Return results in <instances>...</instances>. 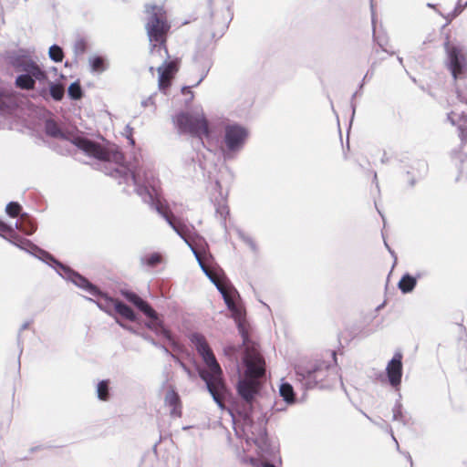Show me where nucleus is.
Instances as JSON below:
<instances>
[{
	"instance_id": "nucleus-23",
	"label": "nucleus",
	"mask_w": 467,
	"mask_h": 467,
	"mask_svg": "<svg viewBox=\"0 0 467 467\" xmlns=\"http://www.w3.org/2000/svg\"><path fill=\"white\" fill-rule=\"evenodd\" d=\"M88 66L91 73L101 74L109 68V63L105 57L92 55L88 57Z\"/></svg>"
},
{
	"instance_id": "nucleus-42",
	"label": "nucleus",
	"mask_w": 467,
	"mask_h": 467,
	"mask_svg": "<svg viewBox=\"0 0 467 467\" xmlns=\"http://www.w3.org/2000/svg\"><path fill=\"white\" fill-rule=\"evenodd\" d=\"M204 275L209 278V280L216 286L219 292L224 289L221 284L217 281V279L213 275L207 266L202 268Z\"/></svg>"
},
{
	"instance_id": "nucleus-27",
	"label": "nucleus",
	"mask_w": 467,
	"mask_h": 467,
	"mask_svg": "<svg viewBox=\"0 0 467 467\" xmlns=\"http://www.w3.org/2000/svg\"><path fill=\"white\" fill-rule=\"evenodd\" d=\"M97 297H99V299L97 301L93 300V299H90L88 298V300H90L91 302H94L96 303V305L98 306V307L103 311H105L106 313L111 315V307L113 306L114 307V304L116 303V299H113L109 296H108L107 295L103 294L101 292V295H99V296H96Z\"/></svg>"
},
{
	"instance_id": "nucleus-50",
	"label": "nucleus",
	"mask_w": 467,
	"mask_h": 467,
	"mask_svg": "<svg viewBox=\"0 0 467 467\" xmlns=\"http://www.w3.org/2000/svg\"><path fill=\"white\" fill-rule=\"evenodd\" d=\"M190 249L192 250V254H194V256H195V258H196V260L198 262V265L201 267V269L202 267H205L206 265L203 263L202 259L201 258V255H200L199 252L195 249V247L194 246H191Z\"/></svg>"
},
{
	"instance_id": "nucleus-17",
	"label": "nucleus",
	"mask_w": 467,
	"mask_h": 467,
	"mask_svg": "<svg viewBox=\"0 0 467 467\" xmlns=\"http://www.w3.org/2000/svg\"><path fill=\"white\" fill-rule=\"evenodd\" d=\"M193 62L196 70L200 74V78L193 85V87H196L206 78L212 67L211 54L205 50H198L193 57Z\"/></svg>"
},
{
	"instance_id": "nucleus-4",
	"label": "nucleus",
	"mask_w": 467,
	"mask_h": 467,
	"mask_svg": "<svg viewBox=\"0 0 467 467\" xmlns=\"http://www.w3.org/2000/svg\"><path fill=\"white\" fill-rule=\"evenodd\" d=\"M5 60L16 73L15 79L16 88L23 90L35 88L36 81L47 80V74L35 62L27 51L24 49L9 50L5 53Z\"/></svg>"
},
{
	"instance_id": "nucleus-22",
	"label": "nucleus",
	"mask_w": 467,
	"mask_h": 467,
	"mask_svg": "<svg viewBox=\"0 0 467 467\" xmlns=\"http://www.w3.org/2000/svg\"><path fill=\"white\" fill-rule=\"evenodd\" d=\"M160 325H155V328H150L151 331H153L157 336L163 337L171 346L172 349L174 351L181 350V346L178 342H176L172 336L171 331L166 328L164 326L163 320L160 317L159 318Z\"/></svg>"
},
{
	"instance_id": "nucleus-62",
	"label": "nucleus",
	"mask_w": 467,
	"mask_h": 467,
	"mask_svg": "<svg viewBox=\"0 0 467 467\" xmlns=\"http://www.w3.org/2000/svg\"><path fill=\"white\" fill-rule=\"evenodd\" d=\"M418 165L425 171L427 170V164L424 161H420Z\"/></svg>"
},
{
	"instance_id": "nucleus-11",
	"label": "nucleus",
	"mask_w": 467,
	"mask_h": 467,
	"mask_svg": "<svg viewBox=\"0 0 467 467\" xmlns=\"http://www.w3.org/2000/svg\"><path fill=\"white\" fill-rule=\"evenodd\" d=\"M209 19L210 23L205 27L204 33L208 34L212 39L221 38L233 19L230 5L223 4L220 9H213Z\"/></svg>"
},
{
	"instance_id": "nucleus-55",
	"label": "nucleus",
	"mask_w": 467,
	"mask_h": 467,
	"mask_svg": "<svg viewBox=\"0 0 467 467\" xmlns=\"http://www.w3.org/2000/svg\"><path fill=\"white\" fill-rule=\"evenodd\" d=\"M457 98L462 103L467 105V96H465L462 92L457 90Z\"/></svg>"
},
{
	"instance_id": "nucleus-43",
	"label": "nucleus",
	"mask_w": 467,
	"mask_h": 467,
	"mask_svg": "<svg viewBox=\"0 0 467 467\" xmlns=\"http://www.w3.org/2000/svg\"><path fill=\"white\" fill-rule=\"evenodd\" d=\"M393 420H401L403 418L402 415V405L398 401L394 405L393 409Z\"/></svg>"
},
{
	"instance_id": "nucleus-56",
	"label": "nucleus",
	"mask_w": 467,
	"mask_h": 467,
	"mask_svg": "<svg viewBox=\"0 0 467 467\" xmlns=\"http://www.w3.org/2000/svg\"><path fill=\"white\" fill-rule=\"evenodd\" d=\"M156 348L161 349L163 351L164 354L170 356L171 358V355H174L173 353H171L167 347H165L164 345L161 344L160 343V346H157Z\"/></svg>"
},
{
	"instance_id": "nucleus-45",
	"label": "nucleus",
	"mask_w": 467,
	"mask_h": 467,
	"mask_svg": "<svg viewBox=\"0 0 467 467\" xmlns=\"http://www.w3.org/2000/svg\"><path fill=\"white\" fill-rule=\"evenodd\" d=\"M459 172L462 178L467 179V156L460 160Z\"/></svg>"
},
{
	"instance_id": "nucleus-60",
	"label": "nucleus",
	"mask_w": 467,
	"mask_h": 467,
	"mask_svg": "<svg viewBox=\"0 0 467 467\" xmlns=\"http://www.w3.org/2000/svg\"><path fill=\"white\" fill-rule=\"evenodd\" d=\"M387 431H389L393 439V441L396 442V445H397V448L399 449V443L395 438V436L393 435V432H392V430L391 428H389V426H387Z\"/></svg>"
},
{
	"instance_id": "nucleus-54",
	"label": "nucleus",
	"mask_w": 467,
	"mask_h": 467,
	"mask_svg": "<svg viewBox=\"0 0 467 467\" xmlns=\"http://www.w3.org/2000/svg\"><path fill=\"white\" fill-rule=\"evenodd\" d=\"M375 32V29H373ZM374 40L378 43V45L382 48L383 51L389 52L386 48H384L385 42L384 40L380 39L379 36H374Z\"/></svg>"
},
{
	"instance_id": "nucleus-51",
	"label": "nucleus",
	"mask_w": 467,
	"mask_h": 467,
	"mask_svg": "<svg viewBox=\"0 0 467 467\" xmlns=\"http://www.w3.org/2000/svg\"><path fill=\"white\" fill-rule=\"evenodd\" d=\"M132 130L133 129L128 124L126 125L125 127V133H126V137L127 139L130 140V144H134L135 141L132 138Z\"/></svg>"
},
{
	"instance_id": "nucleus-1",
	"label": "nucleus",
	"mask_w": 467,
	"mask_h": 467,
	"mask_svg": "<svg viewBox=\"0 0 467 467\" xmlns=\"http://www.w3.org/2000/svg\"><path fill=\"white\" fill-rule=\"evenodd\" d=\"M227 308L232 312L234 318L237 323V327L243 338V344L245 347L244 364L245 372L239 377L236 384L238 396L242 400L241 404H237L234 410L243 419L245 425L255 429L252 434L255 436V442L258 441L264 442L267 436L265 428L266 420L263 418L255 427L252 414L254 403L261 390V385L265 378V363L262 355L259 353L257 346L249 338L247 329L244 325L245 310L238 302L240 295L238 291L232 287L229 293L224 289L221 292Z\"/></svg>"
},
{
	"instance_id": "nucleus-37",
	"label": "nucleus",
	"mask_w": 467,
	"mask_h": 467,
	"mask_svg": "<svg viewBox=\"0 0 467 467\" xmlns=\"http://www.w3.org/2000/svg\"><path fill=\"white\" fill-rule=\"evenodd\" d=\"M141 264H145L150 267L156 266L161 261V256L158 253H153L148 257H141L140 258Z\"/></svg>"
},
{
	"instance_id": "nucleus-5",
	"label": "nucleus",
	"mask_w": 467,
	"mask_h": 467,
	"mask_svg": "<svg viewBox=\"0 0 467 467\" xmlns=\"http://www.w3.org/2000/svg\"><path fill=\"white\" fill-rule=\"evenodd\" d=\"M145 13V29L150 45V55L162 56V52L167 55L166 39L171 25L166 10L161 5H146Z\"/></svg>"
},
{
	"instance_id": "nucleus-21",
	"label": "nucleus",
	"mask_w": 467,
	"mask_h": 467,
	"mask_svg": "<svg viewBox=\"0 0 467 467\" xmlns=\"http://www.w3.org/2000/svg\"><path fill=\"white\" fill-rule=\"evenodd\" d=\"M166 405L171 407V415L174 417H181V399L175 389H171L167 391L164 399Z\"/></svg>"
},
{
	"instance_id": "nucleus-9",
	"label": "nucleus",
	"mask_w": 467,
	"mask_h": 467,
	"mask_svg": "<svg viewBox=\"0 0 467 467\" xmlns=\"http://www.w3.org/2000/svg\"><path fill=\"white\" fill-rule=\"evenodd\" d=\"M172 121L180 134H190L201 139L202 136H208L210 133L208 121L202 112L191 114L180 111L172 118Z\"/></svg>"
},
{
	"instance_id": "nucleus-41",
	"label": "nucleus",
	"mask_w": 467,
	"mask_h": 467,
	"mask_svg": "<svg viewBox=\"0 0 467 467\" xmlns=\"http://www.w3.org/2000/svg\"><path fill=\"white\" fill-rule=\"evenodd\" d=\"M204 275L209 278V280L216 286L219 292L224 289L221 284L217 281V279L213 275L207 266L202 268Z\"/></svg>"
},
{
	"instance_id": "nucleus-2",
	"label": "nucleus",
	"mask_w": 467,
	"mask_h": 467,
	"mask_svg": "<svg viewBox=\"0 0 467 467\" xmlns=\"http://www.w3.org/2000/svg\"><path fill=\"white\" fill-rule=\"evenodd\" d=\"M110 177L118 181L119 184L127 186L133 185L134 192L141 197L142 201L150 205L174 230V232L187 244L191 248L193 244L189 241L188 229L181 223H177L169 213L168 207L164 206L161 201L158 180L151 172L141 171L137 166H119L112 170Z\"/></svg>"
},
{
	"instance_id": "nucleus-28",
	"label": "nucleus",
	"mask_w": 467,
	"mask_h": 467,
	"mask_svg": "<svg viewBox=\"0 0 467 467\" xmlns=\"http://www.w3.org/2000/svg\"><path fill=\"white\" fill-rule=\"evenodd\" d=\"M279 394L287 404H293L296 401V393L293 386L288 382H282L279 387Z\"/></svg>"
},
{
	"instance_id": "nucleus-35",
	"label": "nucleus",
	"mask_w": 467,
	"mask_h": 467,
	"mask_svg": "<svg viewBox=\"0 0 467 467\" xmlns=\"http://www.w3.org/2000/svg\"><path fill=\"white\" fill-rule=\"evenodd\" d=\"M216 214L221 218V224L226 228V217L229 214V207L223 202H219L215 207Z\"/></svg>"
},
{
	"instance_id": "nucleus-34",
	"label": "nucleus",
	"mask_w": 467,
	"mask_h": 467,
	"mask_svg": "<svg viewBox=\"0 0 467 467\" xmlns=\"http://www.w3.org/2000/svg\"><path fill=\"white\" fill-rule=\"evenodd\" d=\"M48 57L52 61L56 63L61 62L64 58V51L61 47L54 44L49 47Z\"/></svg>"
},
{
	"instance_id": "nucleus-25",
	"label": "nucleus",
	"mask_w": 467,
	"mask_h": 467,
	"mask_svg": "<svg viewBox=\"0 0 467 467\" xmlns=\"http://www.w3.org/2000/svg\"><path fill=\"white\" fill-rule=\"evenodd\" d=\"M114 310L117 314H119L121 317L135 322L138 320V315L136 312L127 304L122 301H116L114 304Z\"/></svg>"
},
{
	"instance_id": "nucleus-36",
	"label": "nucleus",
	"mask_w": 467,
	"mask_h": 467,
	"mask_svg": "<svg viewBox=\"0 0 467 467\" xmlns=\"http://www.w3.org/2000/svg\"><path fill=\"white\" fill-rule=\"evenodd\" d=\"M22 206L17 202H10L5 207V213L12 218L20 217Z\"/></svg>"
},
{
	"instance_id": "nucleus-38",
	"label": "nucleus",
	"mask_w": 467,
	"mask_h": 467,
	"mask_svg": "<svg viewBox=\"0 0 467 467\" xmlns=\"http://www.w3.org/2000/svg\"><path fill=\"white\" fill-rule=\"evenodd\" d=\"M237 234H238L239 238L241 240H243L251 248L252 251L256 252L257 246L252 237L247 235L242 230H238Z\"/></svg>"
},
{
	"instance_id": "nucleus-57",
	"label": "nucleus",
	"mask_w": 467,
	"mask_h": 467,
	"mask_svg": "<svg viewBox=\"0 0 467 467\" xmlns=\"http://www.w3.org/2000/svg\"><path fill=\"white\" fill-rule=\"evenodd\" d=\"M369 74H370V77H371V76L373 75V72H372V71H371V72L368 71V72L366 73V75L364 76V78H363V79H362V82H361V83H360V85H359V89H362V88H363V86H364V82H365V80H366L368 78H369Z\"/></svg>"
},
{
	"instance_id": "nucleus-3",
	"label": "nucleus",
	"mask_w": 467,
	"mask_h": 467,
	"mask_svg": "<svg viewBox=\"0 0 467 467\" xmlns=\"http://www.w3.org/2000/svg\"><path fill=\"white\" fill-rule=\"evenodd\" d=\"M45 132L51 138L68 140L87 155L103 161L104 171L109 176L112 170L118 169L119 166H126L123 162L124 156L117 147L105 148L85 137L74 136L70 132L64 131L53 119H47L45 121Z\"/></svg>"
},
{
	"instance_id": "nucleus-64",
	"label": "nucleus",
	"mask_w": 467,
	"mask_h": 467,
	"mask_svg": "<svg viewBox=\"0 0 467 467\" xmlns=\"http://www.w3.org/2000/svg\"><path fill=\"white\" fill-rule=\"evenodd\" d=\"M415 182H415V180H414V179H412V180L410 182V184L411 186H413V185L415 184Z\"/></svg>"
},
{
	"instance_id": "nucleus-53",
	"label": "nucleus",
	"mask_w": 467,
	"mask_h": 467,
	"mask_svg": "<svg viewBox=\"0 0 467 467\" xmlns=\"http://www.w3.org/2000/svg\"><path fill=\"white\" fill-rule=\"evenodd\" d=\"M182 93L186 95V94H190V99L189 100H192L193 99V93L192 91L191 90V87L189 86H184L182 88Z\"/></svg>"
},
{
	"instance_id": "nucleus-18",
	"label": "nucleus",
	"mask_w": 467,
	"mask_h": 467,
	"mask_svg": "<svg viewBox=\"0 0 467 467\" xmlns=\"http://www.w3.org/2000/svg\"><path fill=\"white\" fill-rule=\"evenodd\" d=\"M160 57L164 59L161 65L157 68L159 74V87L160 88H164L169 85V82L165 84V80H168L169 77L178 70V66L176 61H169L170 56L168 53L166 56V54L162 52V56Z\"/></svg>"
},
{
	"instance_id": "nucleus-63",
	"label": "nucleus",
	"mask_w": 467,
	"mask_h": 467,
	"mask_svg": "<svg viewBox=\"0 0 467 467\" xmlns=\"http://www.w3.org/2000/svg\"><path fill=\"white\" fill-rule=\"evenodd\" d=\"M209 1H210L211 5L213 6V5H219L220 3H223L224 0H209Z\"/></svg>"
},
{
	"instance_id": "nucleus-31",
	"label": "nucleus",
	"mask_w": 467,
	"mask_h": 467,
	"mask_svg": "<svg viewBox=\"0 0 467 467\" xmlns=\"http://www.w3.org/2000/svg\"><path fill=\"white\" fill-rule=\"evenodd\" d=\"M192 342L193 343L197 352L199 355H202L207 351H210L211 348L209 347L208 343L206 342V339L204 337L199 334H193L191 338Z\"/></svg>"
},
{
	"instance_id": "nucleus-16",
	"label": "nucleus",
	"mask_w": 467,
	"mask_h": 467,
	"mask_svg": "<svg viewBox=\"0 0 467 467\" xmlns=\"http://www.w3.org/2000/svg\"><path fill=\"white\" fill-rule=\"evenodd\" d=\"M402 372V354L400 352H396L389 361L386 368L388 380L391 387L398 388L400 385Z\"/></svg>"
},
{
	"instance_id": "nucleus-6",
	"label": "nucleus",
	"mask_w": 467,
	"mask_h": 467,
	"mask_svg": "<svg viewBox=\"0 0 467 467\" xmlns=\"http://www.w3.org/2000/svg\"><path fill=\"white\" fill-rule=\"evenodd\" d=\"M208 368L197 367L199 377L205 382L206 389L219 408L223 409V401L229 390L223 379V370L212 349L201 355Z\"/></svg>"
},
{
	"instance_id": "nucleus-39",
	"label": "nucleus",
	"mask_w": 467,
	"mask_h": 467,
	"mask_svg": "<svg viewBox=\"0 0 467 467\" xmlns=\"http://www.w3.org/2000/svg\"><path fill=\"white\" fill-rule=\"evenodd\" d=\"M87 44L83 38L78 39L74 44V53L80 55L86 52Z\"/></svg>"
},
{
	"instance_id": "nucleus-44",
	"label": "nucleus",
	"mask_w": 467,
	"mask_h": 467,
	"mask_svg": "<svg viewBox=\"0 0 467 467\" xmlns=\"http://www.w3.org/2000/svg\"><path fill=\"white\" fill-rule=\"evenodd\" d=\"M171 358L177 363L179 364V366L183 369V371L190 377L192 378V370L185 365V363H183L180 358L176 355H171Z\"/></svg>"
},
{
	"instance_id": "nucleus-20",
	"label": "nucleus",
	"mask_w": 467,
	"mask_h": 467,
	"mask_svg": "<svg viewBox=\"0 0 467 467\" xmlns=\"http://www.w3.org/2000/svg\"><path fill=\"white\" fill-rule=\"evenodd\" d=\"M13 227L15 230L17 229L26 235L33 234L36 230V223L26 213L20 214L19 221L16 222Z\"/></svg>"
},
{
	"instance_id": "nucleus-49",
	"label": "nucleus",
	"mask_w": 467,
	"mask_h": 467,
	"mask_svg": "<svg viewBox=\"0 0 467 467\" xmlns=\"http://www.w3.org/2000/svg\"><path fill=\"white\" fill-rule=\"evenodd\" d=\"M139 337H140L141 338H143L145 341L149 342L150 344H151L152 346H154L155 348L157 346H160V343L157 342L151 336H150L148 333H145V332H141L140 334H139Z\"/></svg>"
},
{
	"instance_id": "nucleus-7",
	"label": "nucleus",
	"mask_w": 467,
	"mask_h": 467,
	"mask_svg": "<svg viewBox=\"0 0 467 467\" xmlns=\"http://www.w3.org/2000/svg\"><path fill=\"white\" fill-rule=\"evenodd\" d=\"M335 370L336 368L326 361L295 366L296 379L306 389H313L319 384L324 388L332 383L336 379Z\"/></svg>"
},
{
	"instance_id": "nucleus-8",
	"label": "nucleus",
	"mask_w": 467,
	"mask_h": 467,
	"mask_svg": "<svg viewBox=\"0 0 467 467\" xmlns=\"http://www.w3.org/2000/svg\"><path fill=\"white\" fill-rule=\"evenodd\" d=\"M0 235L9 241L11 244L16 245L38 258L47 265H51L53 255L46 250L38 247L33 244L30 240L21 237L16 231L13 225L7 224L6 223L0 220Z\"/></svg>"
},
{
	"instance_id": "nucleus-59",
	"label": "nucleus",
	"mask_w": 467,
	"mask_h": 467,
	"mask_svg": "<svg viewBox=\"0 0 467 467\" xmlns=\"http://www.w3.org/2000/svg\"><path fill=\"white\" fill-rule=\"evenodd\" d=\"M151 103H153V102H152L151 98L150 97V98H148L147 99H144V100H142V101H141V106L145 108V107H147L149 104H151Z\"/></svg>"
},
{
	"instance_id": "nucleus-15",
	"label": "nucleus",
	"mask_w": 467,
	"mask_h": 467,
	"mask_svg": "<svg viewBox=\"0 0 467 467\" xmlns=\"http://www.w3.org/2000/svg\"><path fill=\"white\" fill-rule=\"evenodd\" d=\"M23 104L19 93L0 89V115L2 117L15 116Z\"/></svg>"
},
{
	"instance_id": "nucleus-52",
	"label": "nucleus",
	"mask_w": 467,
	"mask_h": 467,
	"mask_svg": "<svg viewBox=\"0 0 467 467\" xmlns=\"http://www.w3.org/2000/svg\"><path fill=\"white\" fill-rule=\"evenodd\" d=\"M465 7H466V6H464V5H461V4H460V1H459V2H458V4H457V5H456V7H455V9H454V10H453V12H452V16H453L454 17H455V16H459V15L462 12V10H463Z\"/></svg>"
},
{
	"instance_id": "nucleus-29",
	"label": "nucleus",
	"mask_w": 467,
	"mask_h": 467,
	"mask_svg": "<svg viewBox=\"0 0 467 467\" xmlns=\"http://www.w3.org/2000/svg\"><path fill=\"white\" fill-rule=\"evenodd\" d=\"M49 98L55 101H61L65 95V88L59 82L48 81Z\"/></svg>"
},
{
	"instance_id": "nucleus-40",
	"label": "nucleus",
	"mask_w": 467,
	"mask_h": 467,
	"mask_svg": "<svg viewBox=\"0 0 467 467\" xmlns=\"http://www.w3.org/2000/svg\"><path fill=\"white\" fill-rule=\"evenodd\" d=\"M204 275L209 278V280L216 286L219 292L224 289L221 284L217 281V279L213 275L207 266L202 268Z\"/></svg>"
},
{
	"instance_id": "nucleus-26",
	"label": "nucleus",
	"mask_w": 467,
	"mask_h": 467,
	"mask_svg": "<svg viewBox=\"0 0 467 467\" xmlns=\"http://www.w3.org/2000/svg\"><path fill=\"white\" fill-rule=\"evenodd\" d=\"M97 398L100 401H109L111 398V388L109 379L99 380L96 387Z\"/></svg>"
},
{
	"instance_id": "nucleus-10",
	"label": "nucleus",
	"mask_w": 467,
	"mask_h": 467,
	"mask_svg": "<svg viewBox=\"0 0 467 467\" xmlns=\"http://www.w3.org/2000/svg\"><path fill=\"white\" fill-rule=\"evenodd\" d=\"M249 137L248 130L238 124H228L224 127L223 142L226 150L223 151L224 159L232 158V154L240 151Z\"/></svg>"
},
{
	"instance_id": "nucleus-19",
	"label": "nucleus",
	"mask_w": 467,
	"mask_h": 467,
	"mask_svg": "<svg viewBox=\"0 0 467 467\" xmlns=\"http://www.w3.org/2000/svg\"><path fill=\"white\" fill-rule=\"evenodd\" d=\"M447 120L452 125L457 126L458 135L462 143L467 142V114H456L451 111L447 114Z\"/></svg>"
},
{
	"instance_id": "nucleus-48",
	"label": "nucleus",
	"mask_w": 467,
	"mask_h": 467,
	"mask_svg": "<svg viewBox=\"0 0 467 467\" xmlns=\"http://www.w3.org/2000/svg\"><path fill=\"white\" fill-rule=\"evenodd\" d=\"M116 323L119 327H121L123 329L128 330L129 332H130V333H132V334H134L136 336H139V334L141 333L140 331H139L138 329L134 328L133 327L129 326V325L119 321L118 318H116Z\"/></svg>"
},
{
	"instance_id": "nucleus-33",
	"label": "nucleus",
	"mask_w": 467,
	"mask_h": 467,
	"mask_svg": "<svg viewBox=\"0 0 467 467\" xmlns=\"http://www.w3.org/2000/svg\"><path fill=\"white\" fill-rule=\"evenodd\" d=\"M67 95L73 100H79L83 97V90L78 80L69 85L67 88Z\"/></svg>"
},
{
	"instance_id": "nucleus-30",
	"label": "nucleus",
	"mask_w": 467,
	"mask_h": 467,
	"mask_svg": "<svg viewBox=\"0 0 467 467\" xmlns=\"http://www.w3.org/2000/svg\"><path fill=\"white\" fill-rule=\"evenodd\" d=\"M242 348H244L243 358H242V359L244 360V350H245V347L244 346V344H242V346H240V347H236L234 345L226 346L223 348V354L226 357H228L230 360L234 361L236 363V366H238V358H239V353H240V350ZM243 365H244V364L243 363ZM244 367L245 368V366H244Z\"/></svg>"
},
{
	"instance_id": "nucleus-14",
	"label": "nucleus",
	"mask_w": 467,
	"mask_h": 467,
	"mask_svg": "<svg viewBox=\"0 0 467 467\" xmlns=\"http://www.w3.org/2000/svg\"><path fill=\"white\" fill-rule=\"evenodd\" d=\"M120 294L128 302L132 304L149 318V320L144 324L147 328H155V325H160L159 314L147 301L143 300L139 295L129 289H121Z\"/></svg>"
},
{
	"instance_id": "nucleus-47",
	"label": "nucleus",
	"mask_w": 467,
	"mask_h": 467,
	"mask_svg": "<svg viewBox=\"0 0 467 467\" xmlns=\"http://www.w3.org/2000/svg\"><path fill=\"white\" fill-rule=\"evenodd\" d=\"M30 325V321H26L25 323H23L19 328V331H18V335H17V344H18V347H19V356L22 354L23 352V348L21 347V332L27 329L28 327Z\"/></svg>"
},
{
	"instance_id": "nucleus-61",
	"label": "nucleus",
	"mask_w": 467,
	"mask_h": 467,
	"mask_svg": "<svg viewBox=\"0 0 467 467\" xmlns=\"http://www.w3.org/2000/svg\"><path fill=\"white\" fill-rule=\"evenodd\" d=\"M384 244H385V246L386 248L389 250V252L390 253V254L394 257V259L396 260L397 257H396V254L394 253V251L391 250V248L389 247V245L387 244L386 241H384Z\"/></svg>"
},
{
	"instance_id": "nucleus-32",
	"label": "nucleus",
	"mask_w": 467,
	"mask_h": 467,
	"mask_svg": "<svg viewBox=\"0 0 467 467\" xmlns=\"http://www.w3.org/2000/svg\"><path fill=\"white\" fill-rule=\"evenodd\" d=\"M192 342L193 343L197 352L199 355H202L207 351H210L211 348L209 347L208 343L206 342V339L204 337L199 334H193L191 338Z\"/></svg>"
},
{
	"instance_id": "nucleus-24",
	"label": "nucleus",
	"mask_w": 467,
	"mask_h": 467,
	"mask_svg": "<svg viewBox=\"0 0 467 467\" xmlns=\"http://www.w3.org/2000/svg\"><path fill=\"white\" fill-rule=\"evenodd\" d=\"M420 274H417L416 276H413L409 273L404 274L398 283L399 289L403 294H409L412 292L417 285L418 278H420Z\"/></svg>"
},
{
	"instance_id": "nucleus-58",
	"label": "nucleus",
	"mask_w": 467,
	"mask_h": 467,
	"mask_svg": "<svg viewBox=\"0 0 467 467\" xmlns=\"http://www.w3.org/2000/svg\"><path fill=\"white\" fill-rule=\"evenodd\" d=\"M358 95V92L356 91L353 95H352V98H351V108H352V116H354L355 114V110H356V104L353 102V99L356 98V96Z\"/></svg>"
},
{
	"instance_id": "nucleus-46",
	"label": "nucleus",
	"mask_w": 467,
	"mask_h": 467,
	"mask_svg": "<svg viewBox=\"0 0 467 467\" xmlns=\"http://www.w3.org/2000/svg\"><path fill=\"white\" fill-rule=\"evenodd\" d=\"M41 97L44 100L47 101L49 99V88H41L36 90V94L32 95L33 99H36V97Z\"/></svg>"
},
{
	"instance_id": "nucleus-12",
	"label": "nucleus",
	"mask_w": 467,
	"mask_h": 467,
	"mask_svg": "<svg viewBox=\"0 0 467 467\" xmlns=\"http://www.w3.org/2000/svg\"><path fill=\"white\" fill-rule=\"evenodd\" d=\"M51 267L57 270V274L63 278L72 282L75 285L82 288L91 296L101 295V291L90 283L85 276L71 269L69 266L63 265L57 259L53 257Z\"/></svg>"
},
{
	"instance_id": "nucleus-13",
	"label": "nucleus",
	"mask_w": 467,
	"mask_h": 467,
	"mask_svg": "<svg viewBox=\"0 0 467 467\" xmlns=\"http://www.w3.org/2000/svg\"><path fill=\"white\" fill-rule=\"evenodd\" d=\"M447 54L448 67L454 79L462 78L467 72V59L463 47L452 45L449 41L444 43Z\"/></svg>"
}]
</instances>
